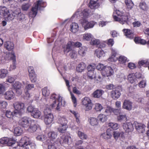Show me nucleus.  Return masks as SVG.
Returning a JSON list of instances; mask_svg holds the SVG:
<instances>
[{
	"instance_id": "nucleus-1",
	"label": "nucleus",
	"mask_w": 149,
	"mask_h": 149,
	"mask_svg": "<svg viewBox=\"0 0 149 149\" xmlns=\"http://www.w3.org/2000/svg\"><path fill=\"white\" fill-rule=\"evenodd\" d=\"M50 102L52 104L47 105V107L44 110V121L45 124L49 125L51 123L53 120V116L51 112V109L55 107L56 110L59 111L62 106H64L65 102L63 97L59 95L53 94L51 96Z\"/></svg>"
},
{
	"instance_id": "nucleus-2",
	"label": "nucleus",
	"mask_w": 149,
	"mask_h": 149,
	"mask_svg": "<svg viewBox=\"0 0 149 149\" xmlns=\"http://www.w3.org/2000/svg\"><path fill=\"white\" fill-rule=\"evenodd\" d=\"M46 6L45 2L42 0H39L35 3L31 11L29 13V16L32 17H35L37 13L38 10H41Z\"/></svg>"
},
{
	"instance_id": "nucleus-3",
	"label": "nucleus",
	"mask_w": 149,
	"mask_h": 149,
	"mask_svg": "<svg viewBox=\"0 0 149 149\" xmlns=\"http://www.w3.org/2000/svg\"><path fill=\"white\" fill-rule=\"evenodd\" d=\"M19 145L21 147V149H29L30 147L32 148H33L36 147L35 143L26 136H24L19 141Z\"/></svg>"
},
{
	"instance_id": "nucleus-4",
	"label": "nucleus",
	"mask_w": 149,
	"mask_h": 149,
	"mask_svg": "<svg viewBox=\"0 0 149 149\" xmlns=\"http://www.w3.org/2000/svg\"><path fill=\"white\" fill-rule=\"evenodd\" d=\"M58 122L60 124L58 128V131L62 133L65 132L68 128L67 119L64 116H61L58 118Z\"/></svg>"
},
{
	"instance_id": "nucleus-5",
	"label": "nucleus",
	"mask_w": 149,
	"mask_h": 149,
	"mask_svg": "<svg viewBox=\"0 0 149 149\" xmlns=\"http://www.w3.org/2000/svg\"><path fill=\"white\" fill-rule=\"evenodd\" d=\"M91 14H91V10L89 9L86 8L82 10L81 9H79L74 15V17H77L81 16L82 18L81 19H86V18Z\"/></svg>"
},
{
	"instance_id": "nucleus-6",
	"label": "nucleus",
	"mask_w": 149,
	"mask_h": 149,
	"mask_svg": "<svg viewBox=\"0 0 149 149\" xmlns=\"http://www.w3.org/2000/svg\"><path fill=\"white\" fill-rule=\"evenodd\" d=\"M81 45L82 44L79 42H74L72 41H69L66 45H64L63 47L64 52L65 53H68L71 51V47H72L75 46L79 47H80Z\"/></svg>"
},
{
	"instance_id": "nucleus-7",
	"label": "nucleus",
	"mask_w": 149,
	"mask_h": 149,
	"mask_svg": "<svg viewBox=\"0 0 149 149\" xmlns=\"http://www.w3.org/2000/svg\"><path fill=\"white\" fill-rule=\"evenodd\" d=\"M13 106L15 109L14 114L18 115H20L21 113L24 111V104L23 103L20 102H16L13 104Z\"/></svg>"
},
{
	"instance_id": "nucleus-8",
	"label": "nucleus",
	"mask_w": 149,
	"mask_h": 149,
	"mask_svg": "<svg viewBox=\"0 0 149 149\" xmlns=\"http://www.w3.org/2000/svg\"><path fill=\"white\" fill-rule=\"evenodd\" d=\"M81 103L85 111H88L92 109L93 104L91 100L89 97H85L82 98Z\"/></svg>"
},
{
	"instance_id": "nucleus-9",
	"label": "nucleus",
	"mask_w": 149,
	"mask_h": 149,
	"mask_svg": "<svg viewBox=\"0 0 149 149\" xmlns=\"http://www.w3.org/2000/svg\"><path fill=\"white\" fill-rule=\"evenodd\" d=\"M79 22L85 30L93 28L96 24V22L92 21L88 22L87 19H80Z\"/></svg>"
},
{
	"instance_id": "nucleus-10",
	"label": "nucleus",
	"mask_w": 149,
	"mask_h": 149,
	"mask_svg": "<svg viewBox=\"0 0 149 149\" xmlns=\"http://www.w3.org/2000/svg\"><path fill=\"white\" fill-rule=\"evenodd\" d=\"M60 143L61 145L65 146V145H70L72 142V139L71 137L68 135H63L60 138L57 140Z\"/></svg>"
},
{
	"instance_id": "nucleus-11",
	"label": "nucleus",
	"mask_w": 149,
	"mask_h": 149,
	"mask_svg": "<svg viewBox=\"0 0 149 149\" xmlns=\"http://www.w3.org/2000/svg\"><path fill=\"white\" fill-rule=\"evenodd\" d=\"M32 120L29 117H24L19 120V124L26 130L28 128L30 123Z\"/></svg>"
},
{
	"instance_id": "nucleus-12",
	"label": "nucleus",
	"mask_w": 149,
	"mask_h": 149,
	"mask_svg": "<svg viewBox=\"0 0 149 149\" xmlns=\"http://www.w3.org/2000/svg\"><path fill=\"white\" fill-rule=\"evenodd\" d=\"M0 15L3 16L6 19L10 21L9 17L10 15V11L9 9L5 6H0Z\"/></svg>"
},
{
	"instance_id": "nucleus-13",
	"label": "nucleus",
	"mask_w": 149,
	"mask_h": 149,
	"mask_svg": "<svg viewBox=\"0 0 149 149\" xmlns=\"http://www.w3.org/2000/svg\"><path fill=\"white\" fill-rule=\"evenodd\" d=\"M128 13H124L120 17L114 15V19L116 21L119 22L122 24L127 23V21L128 19Z\"/></svg>"
},
{
	"instance_id": "nucleus-14",
	"label": "nucleus",
	"mask_w": 149,
	"mask_h": 149,
	"mask_svg": "<svg viewBox=\"0 0 149 149\" xmlns=\"http://www.w3.org/2000/svg\"><path fill=\"white\" fill-rule=\"evenodd\" d=\"M10 54H15L13 52H12L11 53H9L8 54H5L4 53H3V52L0 49V56H2L1 58V62L4 63H6L10 59H11V56H10Z\"/></svg>"
},
{
	"instance_id": "nucleus-15",
	"label": "nucleus",
	"mask_w": 149,
	"mask_h": 149,
	"mask_svg": "<svg viewBox=\"0 0 149 149\" xmlns=\"http://www.w3.org/2000/svg\"><path fill=\"white\" fill-rule=\"evenodd\" d=\"M102 73L103 76L108 77L113 74V71L110 66H106L103 71H102Z\"/></svg>"
},
{
	"instance_id": "nucleus-16",
	"label": "nucleus",
	"mask_w": 149,
	"mask_h": 149,
	"mask_svg": "<svg viewBox=\"0 0 149 149\" xmlns=\"http://www.w3.org/2000/svg\"><path fill=\"white\" fill-rule=\"evenodd\" d=\"M39 127L36 121L32 120L30 123L28 128L26 129L29 132H33L36 131Z\"/></svg>"
},
{
	"instance_id": "nucleus-17",
	"label": "nucleus",
	"mask_w": 149,
	"mask_h": 149,
	"mask_svg": "<svg viewBox=\"0 0 149 149\" xmlns=\"http://www.w3.org/2000/svg\"><path fill=\"white\" fill-rule=\"evenodd\" d=\"M21 12V10L19 8H15L14 11H10V15L9 17L10 21L13 20L15 17L16 18L20 14Z\"/></svg>"
},
{
	"instance_id": "nucleus-18",
	"label": "nucleus",
	"mask_w": 149,
	"mask_h": 149,
	"mask_svg": "<svg viewBox=\"0 0 149 149\" xmlns=\"http://www.w3.org/2000/svg\"><path fill=\"white\" fill-rule=\"evenodd\" d=\"M100 0H90L89 7L91 9L97 8L100 6Z\"/></svg>"
},
{
	"instance_id": "nucleus-19",
	"label": "nucleus",
	"mask_w": 149,
	"mask_h": 149,
	"mask_svg": "<svg viewBox=\"0 0 149 149\" xmlns=\"http://www.w3.org/2000/svg\"><path fill=\"white\" fill-rule=\"evenodd\" d=\"M64 80L65 82L66 86L68 87V89L69 91L70 92V94L71 95V98L72 101L74 103V106L75 107L77 105L76 98L74 96V95L71 92V89H70V85L69 81L66 79H64Z\"/></svg>"
},
{
	"instance_id": "nucleus-20",
	"label": "nucleus",
	"mask_w": 149,
	"mask_h": 149,
	"mask_svg": "<svg viewBox=\"0 0 149 149\" xmlns=\"http://www.w3.org/2000/svg\"><path fill=\"white\" fill-rule=\"evenodd\" d=\"M120 90L119 88H116L111 91V95L113 99L116 100L120 97L121 95Z\"/></svg>"
},
{
	"instance_id": "nucleus-21",
	"label": "nucleus",
	"mask_w": 149,
	"mask_h": 149,
	"mask_svg": "<svg viewBox=\"0 0 149 149\" xmlns=\"http://www.w3.org/2000/svg\"><path fill=\"white\" fill-rule=\"evenodd\" d=\"M122 107L127 110L130 111L132 108V103L129 100H125L123 103Z\"/></svg>"
},
{
	"instance_id": "nucleus-22",
	"label": "nucleus",
	"mask_w": 149,
	"mask_h": 149,
	"mask_svg": "<svg viewBox=\"0 0 149 149\" xmlns=\"http://www.w3.org/2000/svg\"><path fill=\"white\" fill-rule=\"evenodd\" d=\"M133 125L134 126L135 129L139 133H143L145 131L146 126L143 124L138 123L137 122H134Z\"/></svg>"
},
{
	"instance_id": "nucleus-23",
	"label": "nucleus",
	"mask_w": 149,
	"mask_h": 149,
	"mask_svg": "<svg viewBox=\"0 0 149 149\" xmlns=\"http://www.w3.org/2000/svg\"><path fill=\"white\" fill-rule=\"evenodd\" d=\"M15 93L11 90H9L6 91L4 94L5 99L10 100L14 99L15 97Z\"/></svg>"
},
{
	"instance_id": "nucleus-24",
	"label": "nucleus",
	"mask_w": 149,
	"mask_h": 149,
	"mask_svg": "<svg viewBox=\"0 0 149 149\" xmlns=\"http://www.w3.org/2000/svg\"><path fill=\"white\" fill-rule=\"evenodd\" d=\"M133 125L130 122H126L123 125V127L124 130L127 132L132 131L134 130Z\"/></svg>"
},
{
	"instance_id": "nucleus-25",
	"label": "nucleus",
	"mask_w": 149,
	"mask_h": 149,
	"mask_svg": "<svg viewBox=\"0 0 149 149\" xmlns=\"http://www.w3.org/2000/svg\"><path fill=\"white\" fill-rule=\"evenodd\" d=\"M111 132L110 129H108L106 132L103 133L101 134L100 137L101 138L105 140L110 139L111 136Z\"/></svg>"
},
{
	"instance_id": "nucleus-26",
	"label": "nucleus",
	"mask_w": 149,
	"mask_h": 149,
	"mask_svg": "<svg viewBox=\"0 0 149 149\" xmlns=\"http://www.w3.org/2000/svg\"><path fill=\"white\" fill-rule=\"evenodd\" d=\"M125 35L127 38L132 39L134 37V35L133 31L128 29H124L123 30Z\"/></svg>"
},
{
	"instance_id": "nucleus-27",
	"label": "nucleus",
	"mask_w": 149,
	"mask_h": 149,
	"mask_svg": "<svg viewBox=\"0 0 149 149\" xmlns=\"http://www.w3.org/2000/svg\"><path fill=\"white\" fill-rule=\"evenodd\" d=\"M10 56H11L10 57L11 58V59L13 60V63L12 64L10 65L9 68V70L12 71L15 70L16 67L15 56V54H12H12H10Z\"/></svg>"
},
{
	"instance_id": "nucleus-28",
	"label": "nucleus",
	"mask_w": 149,
	"mask_h": 149,
	"mask_svg": "<svg viewBox=\"0 0 149 149\" xmlns=\"http://www.w3.org/2000/svg\"><path fill=\"white\" fill-rule=\"evenodd\" d=\"M104 93V91L101 89H98L94 91L92 95L94 98H99Z\"/></svg>"
},
{
	"instance_id": "nucleus-29",
	"label": "nucleus",
	"mask_w": 149,
	"mask_h": 149,
	"mask_svg": "<svg viewBox=\"0 0 149 149\" xmlns=\"http://www.w3.org/2000/svg\"><path fill=\"white\" fill-rule=\"evenodd\" d=\"M4 45L5 47L9 51L11 50L14 47L13 43L10 41L5 42Z\"/></svg>"
},
{
	"instance_id": "nucleus-30",
	"label": "nucleus",
	"mask_w": 149,
	"mask_h": 149,
	"mask_svg": "<svg viewBox=\"0 0 149 149\" xmlns=\"http://www.w3.org/2000/svg\"><path fill=\"white\" fill-rule=\"evenodd\" d=\"M31 115L34 118H38L42 116V113L38 109L36 108L31 113Z\"/></svg>"
},
{
	"instance_id": "nucleus-31",
	"label": "nucleus",
	"mask_w": 149,
	"mask_h": 149,
	"mask_svg": "<svg viewBox=\"0 0 149 149\" xmlns=\"http://www.w3.org/2000/svg\"><path fill=\"white\" fill-rule=\"evenodd\" d=\"M128 81L132 84L137 82V80L136 79L134 74H130L127 77Z\"/></svg>"
},
{
	"instance_id": "nucleus-32",
	"label": "nucleus",
	"mask_w": 149,
	"mask_h": 149,
	"mask_svg": "<svg viewBox=\"0 0 149 149\" xmlns=\"http://www.w3.org/2000/svg\"><path fill=\"white\" fill-rule=\"evenodd\" d=\"M78 29V24L76 23H72L70 25V30L73 33H75L77 31Z\"/></svg>"
},
{
	"instance_id": "nucleus-33",
	"label": "nucleus",
	"mask_w": 149,
	"mask_h": 149,
	"mask_svg": "<svg viewBox=\"0 0 149 149\" xmlns=\"http://www.w3.org/2000/svg\"><path fill=\"white\" fill-rule=\"evenodd\" d=\"M86 65L84 63H81L79 64L76 68V70L79 72H82L84 70Z\"/></svg>"
},
{
	"instance_id": "nucleus-34",
	"label": "nucleus",
	"mask_w": 149,
	"mask_h": 149,
	"mask_svg": "<svg viewBox=\"0 0 149 149\" xmlns=\"http://www.w3.org/2000/svg\"><path fill=\"white\" fill-rule=\"evenodd\" d=\"M97 120L100 122L104 123L107 119V116L104 114H100L97 117Z\"/></svg>"
},
{
	"instance_id": "nucleus-35",
	"label": "nucleus",
	"mask_w": 149,
	"mask_h": 149,
	"mask_svg": "<svg viewBox=\"0 0 149 149\" xmlns=\"http://www.w3.org/2000/svg\"><path fill=\"white\" fill-rule=\"evenodd\" d=\"M93 38V36L90 33H86L83 35V39L85 40L89 41Z\"/></svg>"
},
{
	"instance_id": "nucleus-36",
	"label": "nucleus",
	"mask_w": 149,
	"mask_h": 149,
	"mask_svg": "<svg viewBox=\"0 0 149 149\" xmlns=\"http://www.w3.org/2000/svg\"><path fill=\"white\" fill-rule=\"evenodd\" d=\"M95 54L98 58H100L104 56L105 53L103 50L99 48L96 50Z\"/></svg>"
},
{
	"instance_id": "nucleus-37",
	"label": "nucleus",
	"mask_w": 149,
	"mask_h": 149,
	"mask_svg": "<svg viewBox=\"0 0 149 149\" xmlns=\"http://www.w3.org/2000/svg\"><path fill=\"white\" fill-rule=\"evenodd\" d=\"M8 70L5 69H0V78L3 79L5 78L8 74Z\"/></svg>"
},
{
	"instance_id": "nucleus-38",
	"label": "nucleus",
	"mask_w": 149,
	"mask_h": 149,
	"mask_svg": "<svg viewBox=\"0 0 149 149\" xmlns=\"http://www.w3.org/2000/svg\"><path fill=\"white\" fill-rule=\"evenodd\" d=\"M57 133L54 132H50L48 133V136L49 138L52 140L55 139L57 136Z\"/></svg>"
},
{
	"instance_id": "nucleus-39",
	"label": "nucleus",
	"mask_w": 149,
	"mask_h": 149,
	"mask_svg": "<svg viewBox=\"0 0 149 149\" xmlns=\"http://www.w3.org/2000/svg\"><path fill=\"white\" fill-rule=\"evenodd\" d=\"M125 2L127 8L129 10L131 9L134 6L131 0H125Z\"/></svg>"
},
{
	"instance_id": "nucleus-40",
	"label": "nucleus",
	"mask_w": 149,
	"mask_h": 149,
	"mask_svg": "<svg viewBox=\"0 0 149 149\" xmlns=\"http://www.w3.org/2000/svg\"><path fill=\"white\" fill-rule=\"evenodd\" d=\"M22 132V130L19 127H17L15 128L14 130V133L15 135L16 136H19L21 135Z\"/></svg>"
},
{
	"instance_id": "nucleus-41",
	"label": "nucleus",
	"mask_w": 149,
	"mask_h": 149,
	"mask_svg": "<svg viewBox=\"0 0 149 149\" xmlns=\"http://www.w3.org/2000/svg\"><path fill=\"white\" fill-rule=\"evenodd\" d=\"M90 124L92 126L97 125L98 124L97 120L96 118L91 117L89 119Z\"/></svg>"
},
{
	"instance_id": "nucleus-42",
	"label": "nucleus",
	"mask_w": 149,
	"mask_h": 149,
	"mask_svg": "<svg viewBox=\"0 0 149 149\" xmlns=\"http://www.w3.org/2000/svg\"><path fill=\"white\" fill-rule=\"evenodd\" d=\"M87 78L90 80H92L95 79V78H96L95 74L94 73V72L88 71L87 73Z\"/></svg>"
},
{
	"instance_id": "nucleus-43",
	"label": "nucleus",
	"mask_w": 149,
	"mask_h": 149,
	"mask_svg": "<svg viewBox=\"0 0 149 149\" xmlns=\"http://www.w3.org/2000/svg\"><path fill=\"white\" fill-rule=\"evenodd\" d=\"M77 134L79 137L81 139H86L87 138V136L79 129L77 132Z\"/></svg>"
},
{
	"instance_id": "nucleus-44",
	"label": "nucleus",
	"mask_w": 149,
	"mask_h": 149,
	"mask_svg": "<svg viewBox=\"0 0 149 149\" xmlns=\"http://www.w3.org/2000/svg\"><path fill=\"white\" fill-rule=\"evenodd\" d=\"M36 139L37 140L43 141L44 143L45 142V141H46L47 143H49L48 141L46 139V138H45L44 135H38L36 137Z\"/></svg>"
},
{
	"instance_id": "nucleus-45",
	"label": "nucleus",
	"mask_w": 149,
	"mask_h": 149,
	"mask_svg": "<svg viewBox=\"0 0 149 149\" xmlns=\"http://www.w3.org/2000/svg\"><path fill=\"white\" fill-rule=\"evenodd\" d=\"M138 63L140 66H147L149 65V60H141Z\"/></svg>"
},
{
	"instance_id": "nucleus-46",
	"label": "nucleus",
	"mask_w": 149,
	"mask_h": 149,
	"mask_svg": "<svg viewBox=\"0 0 149 149\" xmlns=\"http://www.w3.org/2000/svg\"><path fill=\"white\" fill-rule=\"evenodd\" d=\"M87 50V48L85 47H83L79 48L78 51L79 54L81 56H84Z\"/></svg>"
},
{
	"instance_id": "nucleus-47",
	"label": "nucleus",
	"mask_w": 149,
	"mask_h": 149,
	"mask_svg": "<svg viewBox=\"0 0 149 149\" xmlns=\"http://www.w3.org/2000/svg\"><path fill=\"white\" fill-rule=\"evenodd\" d=\"M134 41L136 43H140L142 45L145 44L146 43L145 40L138 37L135 38L134 39Z\"/></svg>"
},
{
	"instance_id": "nucleus-48",
	"label": "nucleus",
	"mask_w": 149,
	"mask_h": 149,
	"mask_svg": "<svg viewBox=\"0 0 149 149\" xmlns=\"http://www.w3.org/2000/svg\"><path fill=\"white\" fill-rule=\"evenodd\" d=\"M42 94L45 96H47L50 93L49 90L47 87L44 88L42 90Z\"/></svg>"
},
{
	"instance_id": "nucleus-49",
	"label": "nucleus",
	"mask_w": 149,
	"mask_h": 149,
	"mask_svg": "<svg viewBox=\"0 0 149 149\" xmlns=\"http://www.w3.org/2000/svg\"><path fill=\"white\" fill-rule=\"evenodd\" d=\"M94 109L96 111H100L103 109V107L100 104L96 103L95 104Z\"/></svg>"
},
{
	"instance_id": "nucleus-50",
	"label": "nucleus",
	"mask_w": 149,
	"mask_h": 149,
	"mask_svg": "<svg viewBox=\"0 0 149 149\" xmlns=\"http://www.w3.org/2000/svg\"><path fill=\"white\" fill-rule=\"evenodd\" d=\"M108 125L109 126L114 130H117L119 127L117 123H110L108 124Z\"/></svg>"
},
{
	"instance_id": "nucleus-51",
	"label": "nucleus",
	"mask_w": 149,
	"mask_h": 149,
	"mask_svg": "<svg viewBox=\"0 0 149 149\" xmlns=\"http://www.w3.org/2000/svg\"><path fill=\"white\" fill-rule=\"evenodd\" d=\"M5 115L6 117L8 118H10L13 116L17 117L16 114H14V111L13 112H11L9 110L6 111Z\"/></svg>"
},
{
	"instance_id": "nucleus-52",
	"label": "nucleus",
	"mask_w": 149,
	"mask_h": 149,
	"mask_svg": "<svg viewBox=\"0 0 149 149\" xmlns=\"http://www.w3.org/2000/svg\"><path fill=\"white\" fill-rule=\"evenodd\" d=\"M118 60L121 63H124L129 61L126 57L123 56H120L118 58Z\"/></svg>"
},
{
	"instance_id": "nucleus-53",
	"label": "nucleus",
	"mask_w": 149,
	"mask_h": 149,
	"mask_svg": "<svg viewBox=\"0 0 149 149\" xmlns=\"http://www.w3.org/2000/svg\"><path fill=\"white\" fill-rule=\"evenodd\" d=\"M8 105L7 102L4 100H0V109H5Z\"/></svg>"
},
{
	"instance_id": "nucleus-54",
	"label": "nucleus",
	"mask_w": 149,
	"mask_h": 149,
	"mask_svg": "<svg viewBox=\"0 0 149 149\" xmlns=\"http://www.w3.org/2000/svg\"><path fill=\"white\" fill-rule=\"evenodd\" d=\"M22 86V84L20 82L18 81H16L13 84L12 87L14 89H21Z\"/></svg>"
},
{
	"instance_id": "nucleus-55",
	"label": "nucleus",
	"mask_w": 149,
	"mask_h": 149,
	"mask_svg": "<svg viewBox=\"0 0 149 149\" xmlns=\"http://www.w3.org/2000/svg\"><path fill=\"white\" fill-rule=\"evenodd\" d=\"M56 65V66L57 70L62 75V73L60 71V69H61L62 70H67V67L66 66H64L63 68H62V65L61 64L59 63L58 66V65H57V64L55 63Z\"/></svg>"
},
{
	"instance_id": "nucleus-56",
	"label": "nucleus",
	"mask_w": 149,
	"mask_h": 149,
	"mask_svg": "<svg viewBox=\"0 0 149 149\" xmlns=\"http://www.w3.org/2000/svg\"><path fill=\"white\" fill-rule=\"evenodd\" d=\"M7 145L9 146H12L15 143L16 140L13 138H8V141Z\"/></svg>"
},
{
	"instance_id": "nucleus-57",
	"label": "nucleus",
	"mask_w": 149,
	"mask_h": 149,
	"mask_svg": "<svg viewBox=\"0 0 149 149\" xmlns=\"http://www.w3.org/2000/svg\"><path fill=\"white\" fill-rule=\"evenodd\" d=\"M96 68V65L94 63H91L87 67V70L88 71H93Z\"/></svg>"
},
{
	"instance_id": "nucleus-58",
	"label": "nucleus",
	"mask_w": 149,
	"mask_h": 149,
	"mask_svg": "<svg viewBox=\"0 0 149 149\" xmlns=\"http://www.w3.org/2000/svg\"><path fill=\"white\" fill-rule=\"evenodd\" d=\"M146 85V80H142L138 84V85L140 88H144Z\"/></svg>"
},
{
	"instance_id": "nucleus-59",
	"label": "nucleus",
	"mask_w": 149,
	"mask_h": 149,
	"mask_svg": "<svg viewBox=\"0 0 149 149\" xmlns=\"http://www.w3.org/2000/svg\"><path fill=\"white\" fill-rule=\"evenodd\" d=\"M139 7L141 9L143 10H146L148 8V6L145 2L141 1L139 4Z\"/></svg>"
},
{
	"instance_id": "nucleus-60",
	"label": "nucleus",
	"mask_w": 149,
	"mask_h": 149,
	"mask_svg": "<svg viewBox=\"0 0 149 149\" xmlns=\"http://www.w3.org/2000/svg\"><path fill=\"white\" fill-rule=\"evenodd\" d=\"M117 119L118 121L121 122L126 120L127 119V117L125 115H120L118 116Z\"/></svg>"
},
{
	"instance_id": "nucleus-61",
	"label": "nucleus",
	"mask_w": 149,
	"mask_h": 149,
	"mask_svg": "<svg viewBox=\"0 0 149 149\" xmlns=\"http://www.w3.org/2000/svg\"><path fill=\"white\" fill-rule=\"evenodd\" d=\"M30 6V4L28 3L23 4L22 6V9L23 10H27Z\"/></svg>"
},
{
	"instance_id": "nucleus-62",
	"label": "nucleus",
	"mask_w": 149,
	"mask_h": 149,
	"mask_svg": "<svg viewBox=\"0 0 149 149\" xmlns=\"http://www.w3.org/2000/svg\"><path fill=\"white\" fill-rule=\"evenodd\" d=\"M34 88L33 84H26L25 87V89L26 91L31 90Z\"/></svg>"
},
{
	"instance_id": "nucleus-63",
	"label": "nucleus",
	"mask_w": 149,
	"mask_h": 149,
	"mask_svg": "<svg viewBox=\"0 0 149 149\" xmlns=\"http://www.w3.org/2000/svg\"><path fill=\"white\" fill-rule=\"evenodd\" d=\"M8 141V138L3 137L0 139V143L2 144H7Z\"/></svg>"
},
{
	"instance_id": "nucleus-64",
	"label": "nucleus",
	"mask_w": 149,
	"mask_h": 149,
	"mask_svg": "<svg viewBox=\"0 0 149 149\" xmlns=\"http://www.w3.org/2000/svg\"><path fill=\"white\" fill-rule=\"evenodd\" d=\"M105 66L104 65L101 63H99L98 65L96 66V68L97 69L99 70L102 71H103L105 68Z\"/></svg>"
}]
</instances>
